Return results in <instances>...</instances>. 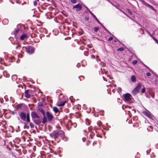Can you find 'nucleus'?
Listing matches in <instances>:
<instances>
[{
  "instance_id": "1",
  "label": "nucleus",
  "mask_w": 158,
  "mask_h": 158,
  "mask_svg": "<svg viewBox=\"0 0 158 158\" xmlns=\"http://www.w3.org/2000/svg\"><path fill=\"white\" fill-rule=\"evenodd\" d=\"M31 116L33 122L36 125H39L41 123L40 116L35 111L31 113Z\"/></svg>"
},
{
  "instance_id": "2",
  "label": "nucleus",
  "mask_w": 158,
  "mask_h": 158,
  "mask_svg": "<svg viewBox=\"0 0 158 158\" xmlns=\"http://www.w3.org/2000/svg\"><path fill=\"white\" fill-rule=\"evenodd\" d=\"M23 49L25 50L27 53L29 54H31L34 52V48L31 45H28L27 47H23Z\"/></svg>"
},
{
  "instance_id": "3",
  "label": "nucleus",
  "mask_w": 158,
  "mask_h": 158,
  "mask_svg": "<svg viewBox=\"0 0 158 158\" xmlns=\"http://www.w3.org/2000/svg\"><path fill=\"white\" fill-rule=\"evenodd\" d=\"M123 97L124 101L126 102H130L132 98V96L130 94L128 93L123 94Z\"/></svg>"
},
{
  "instance_id": "4",
  "label": "nucleus",
  "mask_w": 158,
  "mask_h": 158,
  "mask_svg": "<svg viewBox=\"0 0 158 158\" xmlns=\"http://www.w3.org/2000/svg\"><path fill=\"white\" fill-rule=\"evenodd\" d=\"M141 88V84H139L134 88L132 92V94L134 95H135L138 93L140 89Z\"/></svg>"
},
{
  "instance_id": "5",
  "label": "nucleus",
  "mask_w": 158,
  "mask_h": 158,
  "mask_svg": "<svg viewBox=\"0 0 158 158\" xmlns=\"http://www.w3.org/2000/svg\"><path fill=\"white\" fill-rule=\"evenodd\" d=\"M46 114L48 122H51L54 118L53 116L49 111L46 112Z\"/></svg>"
},
{
  "instance_id": "6",
  "label": "nucleus",
  "mask_w": 158,
  "mask_h": 158,
  "mask_svg": "<svg viewBox=\"0 0 158 158\" xmlns=\"http://www.w3.org/2000/svg\"><path fill=\"white\" fill-rule=\"evenodd\" d=\"M19 116L20 118L23 120L25 121L26 118V114L24 112H21L19 113Z\"/></svg>"
},
{
  "instance_id": "7",
  "label": "nucleus",
  "mask_w": 158,
  "mask_h": 158,
  "mask_svg": "<svg viewBox=\"0 0 158 158\" xmlns=\"http://www.w3.org/2000/svg\"><path fill=\"white\" fill-rule=\"evenodd\" d=\"M58 131H54L52 134H50L51 137H54L55 139L57 138L59 136Z\"/></svg>"
},
{
  "instance_id": "8",
  "label": "nucleus",
  "mask_w": 158,
  "mask_h": 158,
  "mask_svg": "<svg viewBox=\"0 0 158 158\" xmlns=\"http://www.w3.org/2000/svg\"><path fill=\"white\" fill-rule=\"evenodd\" d=\"M144 5L147 7H148L150 9H152L154 12H156V10L151 5L148 4L147 3H144Z\"/></svg>"
},
{
  "instance_id": "9",
  "label": "nucleus",
  "mask_w": 158,
  "mask_h": 158,
  "mask_svg": "<svg viewBox=\"0 0 158 158\" xmlns=\"http://www.w3.org/2000/svg\"><path fill=\"white\" fill-rule=\"evenodd\" d=\"M37 111L38 112H40L43 115L45 114L44 110V108L42 107H38Z\"/></svg>"
},
{
  "instance_id": "10",
  "label": "nucleus",
  "mask_w": 158,
  "mask_h": 158,
  "mask_svg": "<svg viewBox=\"0 0 158 158\" xmlns=\"http://www.w3.org/2000/svg\"><path fill=\"white\" fill-rule=\"evenodd\" d=\"M43 121L41 123L43 124H45L46 123L47 121H48L47 118V116H46L45 114L43 115Z\"/></svg>"
},
{
  "instance_id": "11",
  "label": "nucleus",
  "mask_w": 158,
  "mask_h": 158,
  "mask_svg": "<svg viewBox=\"0 0 158 158\" xmlns=\"http://www.w3.org/2000/svg\"><path fill=\"white\" fill-rule=\"evenodd\" d=\"M25 97L27 98H30V95L29 94V89L25 90L24 92Z\"/></svg>"
},
{
  "instance_id": "12",
  "label": "nucleus",
  "mask_w": 158,
  "mask_h": 158,
  "mask_svg": "<svg viewBox=\"0 0 158 158\" xmlns=\"http://www.w3.org/2000/svg\"><path fill=\"white\" fill-rule=\"evenodd\" d=\"M82 6L80 4H78L75 6H73V8H78L79 9H81L82 8Z\"/></svg>"
},
{
  "instance_id": "13",
  "label": "nucleus",
  "mask_w": 158,
  "mask_h": 158,
  "mask_svg": "<svg viewBox=\"0 0 158 158\" xmlns=\"http://www.w3.org/2000/svg\"><path fill=\"white\" fill-rule=\"evenodd\" d=\"M66 102V101L61 102L59 103H57V106H63L65 104Z\"/></svg>"
},
{
  "instance_id": "14",
  "label": "nucleus",
  "mask_w": 158,
  "mask_h": 158,
  "mask_svg": "<svg viewBox=\"0 0 158 158\" xmlns=\"http://www.w3.org/2000/svg\"><path fill=\"white\" fill-rule=\"evenodd\" d=\"M27 38V35L25 34H22L20 37V39L21 40H23L25 38Z\"/></svg>"
},
{
  "instance_id": "15",
  "label": "nucleus",
  "mask_w": 158,
  "mask_h": 158,
  "mask_svg": "<svg viewBox=\"0 0 158 158\" xmlns=\"http://www.w3.org/2000/svg\"><path fill=\"white\" fill-rule=\"evenodd\" d=\"M131 80L132 82H135L136 81V78L135 76L134 75H133L131 76Z\"/></svg>"
},
{
  "instance_id": "16",
  "label": "nucleus",
  "mask_w": 158,
  "mask_h": 158,
  "mask_svg": "<svg viewBox=\"0 0 158 158\" xmlns=\"http://www.w3.org/2000/svg\"><path fill=\"white\" fill-rule=\"evenodd\" d=\"M3 74L5 77H9V74H7V73L6 71H4L3 72Z\"/></svg>"
},
{
  "instance_id": "17",
  "label": "nucleus",
  "mask_w": 158,
  "mask_h": 158,
  "mask_svg": "<svg viewBox=\"0 0 158 158\" xmlns=\"http://www.w3.org/2000/svg\"><path fill=\"white\" fill-rule=\"evenodd\" d=\"M53 110L55 113H57L59 111L58 108L56 107H54L53 108Z\"/></svg>"
},
{
  "instance_id": "18",
  "label": "nucleus",
  "mask_w": 158,
  "mask_h": 158,
  "mask_svg": "<svg viewBox=\"0 0 158 158\" xmlns=\"http://www.w3.org/2000/svg\"><path fill=\"white\" fill-rule=\"evenodd\" d=\"M17 78V77L16 75H13L12 77V79L13 81H15Z\"/></svg>"
},
{
  "instance_id": "19",
  "label": "nucleus",
  "mask_w": 158,
  "mask_h": 158,
  "mask_svg": "<svg viewBox=\"0 0 158 158\" xmlns=\"http://www.w3.org/2000/svg\"><path fill=\"white\" fill-rule=\"evenodd\" d=\"M61 133V138L62 139H63L65 137V135H64V132L63 131H60Z\"/></svg>"
},
{
  "instance_id": "20",
  "label": "nucleus",
  "mask_w": 158,
  "mask_h": 158,
  "mask_svg": "<svg viewBox=\"0 0 158 158\" xmlns=\"http://www.w3.org/2000/svg\"><path fill=\"white\" fill-rule=\"evenodd\" d=\"M145 115L147 116L148 117H149V118L152 119V116H151V114L148 112H146L145 113Z\"/></svg>"
},
{
  "instance_id": "21",
  "label": "nucleus",
  "mask_w": 158,
  "mask_h": 158,
  "mask_svg": "<svg viewBox=\"0 0 158 158\" xmlns=\"http://www.w3.org/2000/svg\"><path fill=\"white\" fill-rule=\"evenodd\" d=\"M38 107H42L44 108L43 104L42 102H40L38 103Z\"/></svg>"
},
{
  "instance_id": "22",
  "label": "nucleus",
  "mask_w": 158,
  "mask_h": 158,
  "mask_svg": "<svg viewBox=\"0 0 158 158\" xmlns=\"http://www.w3.org/2000/svg\"><path fill=\"white\" fill-rule=\"evenodd\" d=\"M91 15H92L93 17L95 19V20L96 21L98 22L99 20L96 17V16L92 13H91Z\"/></svg>"
},
{
  "instance_id": "23",
  "label": "nucleus",
  "mask_w": 158,
  "mask_h": 158,
  "mask_svg": "<svg viewBox=\"0 0 158 158\" xmlns=\"http://www.w3.org/2000/svg\"><path fill=\"white\" fill-rule=\"evenodd\" d=\"M86 49L87 50L86 51H84V54L85 56H87L88 55V52L89 50L87 48H86Z\"/></svg>"
},
{
  "instance_id": "24",
  "label": "nucleus",
  "mask_w": 158,
  "mask_h": 158,
  "mask_svg": "<svg viewBox=\"0 0 158 158\" xmlns=\"http://www.w3.org/2000/svg\"><path fill=\"white\" fill-rule=\"evenodd\" d=\"M124 49V48L123 47H121L117 49V51H122Z\"/></svg>"
},
{
  "instance_id": "25",
  "label": "nucleus",
  "mask_w": 158,
  "mask_h": 158,
  "mask_svg": "<svg viewBox=\"0 0 158 158\" xmlns=\"http://www.w3.org/2000/svg\"><path fill=\"white\" fill-rule=\"evenodd\" d=\"M98 30V28L97 27H95L94 28V31L95 32H97Z\"/></svg>"
},
{
  "instance_id": "26",
  "label": "nucleus",
  "mask_w": 158,
  "mask_h": 158,
  "mask_svg": "<svg viewBox=\"0 0 158 158\" xmlns=\"http://www.w3.org/2000/svg\"><path fill=\"white\" fill-rule=\"evenodd\" d=\"M29 125L31 128H34V126L33 123L31 122H29Z\"/></svg>"
},
{
  "instance_id": "27",
  "label": "nucleus",
  "mask_w": 158,
  "mask_h": 158,
  "mask_svg": "<svg viewBox=\"0 0 158 158\" xmlns=\"http://www.w3.org/2000/svg\"><path fill=\"white\" fill-rule=\"evenodd\" d=\"M137 62L138 61L136 60H135L132 62V64L134 65H135L137 63Z\"/></svg>"
},
{
  "instance_id": "28",
  "label": "nucleus",
  "mask_w": 158,
  "mask_h": 158,
  "mask_svg": "<svg viewBox=\"0 0 158 158\" xmlns=\"http://www.w3.org/2000/svg\"><path fill=\"white\" fill-rule=\"evenodd\" d=\"M117 91L118 92L120 93V92H121L122 91V89L120 87H118L117 89Z\"/></svg>"
},
{
  "instance_id": "29",
  "label": "nucleus",
  "mask_w": 158,
  "mask_h": 158,
  "mask_svg": "<svg viewBox=\"0 0 158 158\" xmlns=\"http://www.w3.org/2000/svg\"><path fill=\"white\" fill-rule=\"evenodd\" d=\"M71 2L72 3L75 4L77 2L76 0H70Z\"/></svg>"
},
{
  "instance_id": "30",
  "label": "nucleus",
  "mask_w": 158,
  "mask_h": 158,
  "mask_svg": "<svg viewBox=\"0 0 158 158\" xmlns=\"http://www.w3.org/2000/svg\"><path fill=\"white\" fill-rule=\"evenodd\" d=\"M4 22H6V23H8V20L7 19H4L2 21V23H3Z\"/></svg>"
},
{
  "instance_id": "31",
  "label": "nucleus",
  "mask_w": 158,
  "mask_h": 158,
  "mask_svg": "<svg viewBox=\"0 0 158 158\" xmlns=\"http://www.w3.org/2000/svg\"><path fill=\"white\" fill-rule=\"evenodd\" d=\"M145 95L146 97L148 98H150L151 94H146Z\"/></svg>"
},
{
  "instance_id": "32",
  "label": "nucleus",
  "mask_w": 158,
  "mask_h": 158,
  "mask_svg": "<svg viewBox=\"0 0 158 158\" xmlns=\"http://www.w3.org/2000/svg\"><path fill=\"white\" fill-rule=\"evenodd\" d=\"M88 12H89L90 14H91V13H92L88 8H87L86 9V10L85 11V13H87Z\"/></svg>"
},
{
  "instance_id": "33",
  "label": "nucleus",
  "mask_w": 158,
  "mask_h": 158,
  "mask_svg": "<svg viewBox=\"0 0 158 158\" xmlns=\"http://www.w3.org/2000/svg\"><path fill=\"white\" fill-rule=\"evenodd\" d=\"M19 31H20V30H19V29L17 28L15 30V32L17 34H18L19 33Z\"/></svg>"
},
{
  "instance_id": "34",
  "label": "nucleus",
  "mask_w": 158,
  "mask_h": 158,
  "mask_svg": "<svg viewBox=\"0 0 158 158\" xmlns=\"http://www.w3.org/2000/svg\"><path fill=\"white\" fill-rule=\"evenodd\" d=\"M113 39V37L112 36H110L108 38V41H111Z\"/></svg>"
},
{
  "instance_id": "35",
  "label": "nucleus",
  "mask_w": 158,
  "mask_h": 158,
  "mask_svg": "<svg viewBox=\"0 0 158 158\" xmlns=\"http://www.w3.org/2000/svg\"><path fill=\"white\" fill-rule=\"evenodd\" d=\"M33 4H34V5L35 6H36L37 5V2L36 1H34L33 2Z\"/></svg>"
},
{
  "instance_id": "36",
  "label": "nucleus",
  "mask_w": 158,
  "mask_h": 158,
  "mask_svg": "<svg viewBox=\"0 0 158 158\" xmlns=\"http://www.w3.org/2000/svg\"><path fill=\"white\" fill-rule=\"evenodd\" d=\"M27 121V122L29 123L30 122V117H26Z\"/></svg>"
},
{
  "instance_id": "37",
  "label": "nucleus",
  "mask_w": 158,
  "mask_h": 158,
  "mask_svg": "<svg viewBox=\"0 0 158 158\" xmlns=\"http://www.w3.org/2000/svg\"><path fill=\"white\" fill-rule=\"evenodd\" d=\"M145 91H146V89L145 88H143L142 89V92L143 93H144L145 92Z\"/></svg>"
},
{
  "instance_id": "38",
  "label": "nucleus",
  "mask_w": 158,
  "mask_h": 158,
  "mask_svg": "<svg viewBox=\"0 0 158 158\" xmlns=\"http://www.w3.org/2000/svg\"><path fill=\"white\" fill-rule=\"evenodd\" d=\"M103 29L106 31L108 33H110V32L105 27Z\"/></svg>"
},
{
  "instance_id": "39",
  "label": "nucleus",
  "mask_w": 158,
  "mask_h": 158,
  "mask_svg": "<svg viewBox=\"0 0 158 158\" xmlns=\"http://www.w3.org/2000/svg\"><path fill=\"white\" fill-rule=\"evenodd\" d=\"M103 29L106 31L108 33H110V32L105 27Z\"/></svg>"
},
{
  "instance_id": "40",
  "label": "nucleus",
  "mask_w": 158,
  "mask_h": 158,
  "mask_svg": "<svg viewBox=\"0 0 158 158\" xmlns=\"http://www.w3.org/2000/svg\"><path fill=\"white\" fill-rule=\"evenodd\" d=\"M103 29L106 31L108 33H110V32L105 27Z\"/></svg>"
},
{
  "instance_id": "41",
  "label": "nucleus",
  "mask_w": 158,
  "mask_h": 158,
  "mask_svg": "<svg viewBox=\"0 0 158 158\" xmlns=\"http://www.w3.org/2000/svg\"><path fill=\"white\" fill-rule=\"evenodd\" d=\"M103 29L106 31L108 33H110V32L105 27Z\"/></svg>"
},
{
  "instance_id": "42",
  "label": "nucleus",
  "mask_w": 158,
  "mask_h": 158,
  "mask_svg": "<svg viewBox=\"0 0 158 158\" xmlns=\"http://www.w3.org/2000/svg\"><path fill=\"white\" fill-rule=\"evenodd\" d=\"M127 10H128V13L130 14V15H131L132 14V13L131 12V11L130 10H129V9H128Z\"/></svg>"
},
{
  "instance_id": "43",
  "label": "nucleus",
  "mask_w": 158,
  "mask_h": 158,
  "mask_svg": "<svg viewBox=\"0 0 158 158\" xmlns=\"http://www.w3.org/2000/svg\"><path fill=\"white\" fill-rule=\"evenodd\" d=\"M146 75L147 76L149 77L151 75V73L149 72H148L146 73Z\"/></svg>"
},
{
  "instance_id": "44",
  "label": "nucleus",
  "mask_w": 158,
  "mask_h": 158,
  "mask_svg": "<svg viewBox=\"0 0 158 158\" xmlns=\"http://www.w3.org/2000/svg\"><path fill=\"white\" fill-rule=\"evenodd\" d=\"M144 5V3H147L146 2H145L144 0H139Z\"/></svg>"
},
{
  "instance_id": "45",
  "label": "nucleus",
  "mask_w": 158,
  "mask_h": 158,
  "mask_svg": "<svg viewBox=\"0 0 158 158\" xmlns=\"http://www.w3.org/2000/svg\"><path fill=\"white\" fill-rule=\"evenodd\" d=\"M85 19L86 20L88 21L89 20V17H85Z\"/></svg>"
},
{
  "instance_id": "46",
  "label": "nucleus",
  "mask_w": 158,
  "mask_h": 158,
  "mask_svg": "<svg viewBox=\"0 0 158 158\" xmlns=\"http://www.w3.org/2000/svg\"><path fill=\"white\" fill-rule=\"evenodd\" d=\"M29 93H30V94L34 92V90H29Z\"/></svg>"
},
{
  "instance_id": "47",
  "label": "nucleus",
  "mask_w": 158,
  "mask_h": 158,
  "mask_svg": "<svg viewBox=\"0 0 158 158\" xmlns=\"http://www.w3.org/2000/svg\"><path fill=\"white\" fill-rule=\"evenodd\" d=\"M23 128L24 129H25L26 128H27V129H28L29 128V127H26V126H24Z\"/></svg>"
},
{
  "instance_id": "48",
  "label": "nucleus",
  "mask_w": 158,
  "mask_h": 158,
  "mask_svg": "<svg viewBox=\"0 0 158 158\" xmlns=\"http://www.w3.org/2000/svg\"><path fill=\"white\" fill-rule=\"evenodd\" d=\"M151 96L152 98H154L155 94H151Z\"/></svg>"
},
{
  "instance_id": "49",
  "label": "nucleus",
  "mask_w": 158,
  "mask_h": 158,
  "mask_svg": "<svg viewBox=\"0 0 158 158\" xmlns=\"http://www.w3.org/2000/svg\"><path fill=\"white\" fill-rule=\"evenodd\" d=\"M15 1L17 3L19 4H20V3L19 2V0H15Z\"/></svg>"
},
{
  "instance_id": "50",
  "label": "nucleus",
  "mask_w": 158,
  "mask_h": 158,
  "mask_svg": "<svg viewBox=\"0 0 158 158\" xmlns=\"http://www.w3.org/2000/svg\"><path fill=\"white\" fill-rule=\"evenodd\" d=\"M26 117H30V114L29 113H28L27 114Z\"/></svg>"
},
{
  "instance_id": "51",
  "label": "nucleus",
  "mask_w": 158,
  "mask_h": 158,
  "mask_svg": "<svg viewBox=\"0 0 158 158\" xmlns=\"http://www.w3.org/2000/svg\"><path fill=\"white\" fill-rule=\"evenodd\" d=\"M97 22L98 23V24H100L102 26H103V25L99 21V20L98 21V22Z\"/></svg>"
},
{
  "instance_id": "52",
  "label": "nucleus",
  "mask_w": 158,
  "mask_h": 158,
  "mask_svg": "<svg viewBox=\"0 0 158 158\" xmlns=\"http://www.w3.org/2000/svg\"><path fill=\"white\" fill-rule=\"evenodd\" d=\"M131 111L133 112L134 113H135V112H136L135 110H134V109H132L131 110Z\"/></svg>"
},
{
  "instance_id": "53",
  "label": "nucleus",
  "mask_w": 158,
  "mask_h": 158,
  "mask_svg": "<svg viewBox=\"0 0 158 158\" xmlns=\"http://www.w3.org/2000/svg\"><path fill=\"white\" fill-rule=\"evenodd\" d=\"M86 123L87 125H89L90 124V123L89 122H87L86 121Z\"/></svg>"
},
{
  "instance_id": "54",
  "label": "nucleus",
  "mask_w": 158,
  "mask_h": 158,
  "mask_svg": "<svg viewBox=\"0 0 158 158\" xmlns=\"http://www.w3.org/2000/svg\"><path fill=\"white\" fill-rule=\"evenodd\" d=\"M73 98V97H72V96H71V97H70V98H69V99L70 100H71V102H73V100H72L71 99V98Z\"/></svg>"
},
{
  "instance_id": "55",
  "label": "nucleus",
  "mask_w": 158,
  "mask_h": 158,
  "mask_svg": "<svg viewBox=\"0 0 158 158\" xmlns=\"http://www.w3.org/2000/svg\"><path fill=\"white\" fill-rule=\"evenodd\" d=\"M152 38V39H153V40H154V41H155V40H156V38H155L154 37H153Z\"/></svg>"
},
{
  "instance_id": "56",
  "label": "nucleus",
  "mask_w": 158,
  "mask_h": 158,
  "mask_svg": "<svg viewBox=\"0 0 158 158\" xmlns=\"http://www.w3.org/2000/svg\"><path fill=\"white\" fill-rule=\"evenodd\" d=\"M23 124H24V126H26L27 123H23Z\"/></svg>"
},
{
  "instance_id": "57",
  "label": "nucleus",
  "mask_w": 158,
  "mask_h": 158,
  "mask_svg": "<svg viewBox=\"0 0 158 158\" xmlns=\"http://www.w3.org/2000/svg\"><path fill=\"white\" fill-rule=\"evenodd\" d=\"M85 138H83L82 139V140L83 142H85V140L84 139Z\"/></svg>"
},
{
  "instance_id": "58",
  "label": "nucleus",
  "mask_w": 158,
  "mask_h": 158,
  "mask_svg": "<svg viewBox=\"0 0 158 158\" xmlns=\"http://www.w3.org/2000/svg\"><path fill=\"white\" fill-rule=\"evenodd\" d=\"M25 3V2H24V3H21V4L22 5H24Z\"/></svg>"
},
{
  "instance_id": "59",
  "label": "nucleus",
  "mask_w": 158,
  "mask_h": 158,
  "mask_svg": "<svg viewBox=\"0 0 158 158\" xmlns=\"http://www.w3.org/2000/svg\"><path fill=\"white\" fill-rule=\"evenodd\" d=\"M17 118H18V119L19 120H20V118H19V117L18 116L17 117Z\"/></svg>"
},
{
  "instance_id": "60",
  "label": "nucleus",
  "mask_w": 158,
  "mask_h": 158,
  "mask_svg": "<svg viewBox=\"0 0 158 158\" xmlns=\"http://www.w3.org/2000/svg\"><path fill=\"white\" fill-rule=\"evenodd\" d=\"M20 45H18L16 47V48H18V47H20Z\"/></svg>"
},
{
  "instance_id": "61",
  "label": "nucleus",
  "mask_w": 158,
  "mask_h": 158,
  "mask_svg": "<svg viewBox=\"0 0 158 158\" xmlns=\"http://www.w3.org/2000/svg\"><path fill=\"white\" fill-rule=\"evenodd\" d=\"M156 43L157 42H158V40L156 39V40L155 41Z\"/></svg>"
},
{
  "instance_id": "62",
  "label": "nucleus",
  "mask_w": 158,
  "mask_h": 158,
  "mask_svg": "<svg viewBox=\"0 0 158 158\" xmlns=\"http://www.w3.org/2000/svg\"><path fill=\"white\" fill-rule=\"evenodd\" d=\"M156 43L157 42H158V40L156 39V40L155 41Z\"/></svg>"
},
{
  "instance_id": "63",
  "label": "nucleus",
  "mask_w": 158,
  "mask_h": 158,
  "mask_svg": "<svg viewBox=\"0 0 158 158\" xmlns=\"http://www.w3.org/2000/svg\"><path fill=\"white\" fill-rule=\"evenodd\" d=\"M90 137L91 139H92L93 138V137L91 135H90Z\"/></svg>"
},
{
  "instance_id": "64",
  "label": "nucleus",
  "mask_w": 158,
  "mask_h": 158,
  "mask_svg": "<svg viewBox=\"0 0 158 158\" xmlns=\"http://www.w3.org/2000/svg\"><path fill=\"white\" fill-rule=\"evenodd\" d=\"M78 64H78L77 65H76L77 67H79V66H78Z\"/></svg>"
}]
</instances>
